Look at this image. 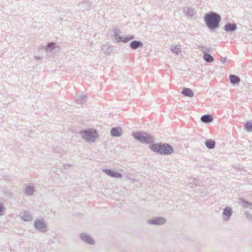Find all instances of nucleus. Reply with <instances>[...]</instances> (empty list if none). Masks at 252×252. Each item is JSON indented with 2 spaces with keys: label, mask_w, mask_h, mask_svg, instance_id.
I'll return each mask as SVG.
<instances>
[{
  "label": "nucleus",
  "mask_w": 252,
  "mask_h": 252,
  "mask_svg": "<svg viewBox=\"0 0 252 252\" xmlns=\"http://www.w3.org/2000/svg\"><path fill=\"white\" fill-rule=\"evenodd\" d=\"M3 211V205L0 203V215L2 214V212Z\"/></svg>",
  "instance_id": "nucleus-21"
},
{
  "label": "nucleus",
  "mask_w": 252,
  "mask_h": 252,
  "mask_svg": "<svg viewBox=\"0 0 252 252\" xmlns=\"http://www.w3.org/2000/svg\"><path fill=\"white\" fill-rule=\"evenodd\" d=\"M203 58L204 59L208 62H212L213 61V58L209 54H205Z\"/></svg>",
  "instance_id": "nucleus-17"
},
{
  "label": "nucleus",
  "mask_w": 252,
  "mask_h": 252,
  "mask_svg": "<svg viewBox=\"0 0 252 252\" xmlns=\"http://www.w3.org/2000/svg\"><path fill=\"white\" fill-rule=\"evenodd\" d=\"M236 29V25L233 24H229L225 26V30L226 31H232Z\"/></svg>",
  "instance_id": "nucleus-13"
},
{
  "label": "nucleus",
  "mask_w": 252,
  "mask_h": 252,
  "mask_svg": "<svg viewBox=\"0 0 252 252\" xmlns=\"http://www.w3.org/2000/svg\"><path fill=\"white\" fill-rule=\"evenodd\" d=\"M134 137L140 141L144 143H148L152 140L151 137L146 133L135 132L133 134Z\"/></svg>",
  "instance_id": "nucleus-4"
},
{
  "label": "nucleus",
  "mask_w": 252,
  "mask_h": 252,
  "mask_svg": "<svg viewBox=\"0 0 252 252\" xmlns=\"http://www.w3.org/2000/svg\"><path fill=\"white\" fill-rule=\"evenodd\" d=\"M30 217L29 216H28L27 218H24V217H23V218L24 219V220H30Z\"/></svg>",
  "instance_id": "nucleus-22"
},
{
  "label": "nucleus",
  "mask_w": 252,
  "mask_h": 252,
  "mask_svg": "<svg viewBox=\"0 0 252 252\" xmlns=\"http://www.w3.org/2000/svg\"><path fill=\"white\" fill-rule=\"evenodd\" d=\"M54 45V43H51L48 44V47H51Z\"/></svg>",
  "instance_id": "nucleus-23"
},
{
  "label": "nucleus",
  "mask_w": 252,
  "mask_h": 252,
  "mask_svg": "<svg viewBox=\"0 0 252 252\" xmlns=\"http://www.w3.org/2000/svg\"><path fill=\"white\" fill-rule=\"evenodd\" d=\"M150 148L154 152L164 155L171 154L173 151L172 148L166 144H155L150 145Z\"/></svg>",
  "instance_id": "nucleus-2"
},
{
  "label": "nucleus",
  "mask_w": 252,
  "mask_h": 252,
  "mask_svg": "<svg viewBox=\"0 0 252 252\" xmlns=\"http://www.w3.org/2000/svg\"><path fill=\"white\" fill-rule=\"evenodd\" d=\"M165 220L163 218H158L149 220V222L153 224L160 225L165 223Z\"/></svg>",
  "instance_id": "nucleus-5"
},
{
  "label": "nucleus",
  "mask_w": 252,
  "mask_h": 252,
  "mask_svg": "<svg viewBox=\"0 0 252 252\" xmlns=\"http://www.w3.org/2000/svg\"><path fill=\"white\" fill-rule=\"evenodd\" d=\"M201 120L204 123H209L213 121V118L211 116L206 115L203 116L201 117Z\"/></svg>",
  "instance_id": "nucleus-12"
},
{
  "label": "nucleus",
  "mask_w": 252,
  "mask_h": 252,
  "mask_svg": "<svg viewBox=\"0 0 252 252\" xmlns=\"http://www.w3.org/2000/svg\"><path fill=\"white\" fill-rule=\"evenodd\" d=\"M104 172L108 176L115 178H120L122 177V175L118 172H114L110 170H104Z\"/></svg>",
  "instance_id": "nucleus-7"
},
{
  "label": "nucleus",
  "mask_w": 252,
  "mask_h": 252,
  "mask_svg": "<svg viewBox=\"0 0 252 252\" xmlns=\"http://www.w3.org/2000/svg\"><path fill=\"white\" fill-rule=\"evenodd\" d=\"M142 45V43L140 42L134 41L130 43V46L132 49H136L138 47H140Z\"/></svg>",
  "instance_id": "nucleus-15"
},
{
  "label": "nucleus",
  "mask_w": 252,
  "mask_h": 252,
  "mask_svg": "<svg viewBox=\"0 0 252 252\" xmlns=\"http://www.w3.org/2000/svg\"><path fill=\"white\" fill-rule=\"evenodd\" d=\"M172 51L173 52H175L176 53H178V52H179L180 51V49L179 47H178L177 46H174V47H173L172 48Z\"/></svg>",
  "instance_id": "nucleus-20"
},
{
  "label": "nucleus",
  "mask_w": 252,
  "mask_h": 252,
  "mask_svg": "<svg viewBox=\"0 0 252 252\" xmlns=\"http://www.w3.org/2000/svg\"><path fill=\"white\" fill-rule=\"evenodd\" d=\"M34 191L33 187H28L26 188L25 189V191L27 194H31L33 193Z\"/></svg>",
  "instance_id": "nucleus-18"
},
{
  "label": "nucleus",
  "mask_w": 252,
  "mask_h": 252,
  "mask_svg": "<svg viewBox=\"0 0 252 252\" xmlns=\"http://www.w3.org/2000/svg\"><path fill=\"white\" fill-rule=\"evenodd\" d=\"M245 127L247 131H252V123L251 122H247L245 125Z\"/></svg>",
  "instance_id": "nucleus-19"
},
{
  "label": "nucleus",
  "mask_w": 252,
  "mask_h": 252,
  "mask_svg": "<svg viewBox=\"0 0 252 252\" xmlns=\"http://www.w3.org/2000/svg\"><path fill=\"white\" fill-rule=\"evenodd\" d=\"M230 80L232 83H238L240 81V79L238 77L235 75H230Z\"/></svg>",
  "instance_id": "nucleus-16"
},
{
  "label": "nucleus",
  "mask_w": 252,
  "mask_h": 252,
  "mask_svg": "<svg viewBox=\"0 0 252 252\" xmlns=\"http://www.w3.org/2000/svg\"><path fill=\"white\" fill-rule=\"evenodd\" d=\"M35 227L40 230L44 231L45 229V224L41 220H37L34 223Z\"/></svg>",
  "instance_id": "nucleus-6"
},
{
  "label": "nucleus",
  "mask_w": 252,
  "mask_h": 252,
  "mask_svg": "<svg viewBox=\"0 0 252 252\" xmlns=\"http://www.w3.org/2000/svg\"><path fill=\"white\" fill-rule=\"evenodd\" d=\"M182 94L187 96L192 97L193 96V93L192 91L188 88H185L182 91Z\"/></svg>",
  "instance_id": "nucleus-10"
},
{
  "label": "nucleus",
  "mask_w": 252,
  "mask_h": 252,
  "mask_svg": "<svg viewBox=\"0 0 252 252\" xmlns=\"http://www.w3.org/2000/svg\"><path fill=\"white\" fill-rule=\"evenodd\" d=\"M220 19V16L214 12L207 14L204 18L207 26L211 29H215L219 27Z\"/></svg>",
  "instance_id": "nucleus-1"
},
{
  "label": "nucleus",
  "mask_w": 252,
  "mask_h": 252,
  "mask_svg": "<svg viewBox=\"0 0 252 252\" xmlns=\"http://www.w3.org/2000/svg\"><path fill=\"white\" fill-rule=\"evenodd\" d=\"M81 134L83 138L90 141H94L98 137L97 131L93 129L82 131Z\"/></svg>",
  "instance_id": "nucleus-3"
},
{
  "label": "nucleus",
  "mask_w": 252,
  "mask_h": 252,
  "mask_svg": "<svg viewBox=\"0 0 252 252\" xmlns=\"http://www.w3.org/2000/svg\"><path fill=\"white\" fill-rule=\"evenodd\" d=\"M206 146L209 149L214 148L215 146V142L214 141L210 140H208L205 143Z\"/></svg>",
  "instance_id": "nucleus-14"
},
{
  "label": "nucleus",
  "mask_w": 252,
  "mask_h": 252,
  "mask_svg": "<svg viewBox=\"0 0 252 252\" xmlns=\"http://www.w3.org/2000/svg\"><path fill=\"white\" fill-rule=\"evenodd\" d=\"M232 213V209L229 207H226L224 210L223 214L224 216L227 217V219H229Z\"/></svg>",
  "instance_id": "nucleus-11"
},
{
  "label": "nucleus",
  "mask_w": 252,
  "mask_h": 252,
  "mask_svg": "<svg viewBox=\"0 0 252 252\" xmlns=\"http://www.w3.org/2000/svg\"><path fill=\"white\" fill-rule=\"evenodd\" d=\"M122 130L121 127L113 128L111 130V134L114 136H120L122 134Z\"/></svg>",
  "instance_id": "nucleus-8"
},
{
  "label": "nucleus",
  "mask_w": 252,
  "mask_h": 252,
  "mask_svg": "<svg viewBox=\"0 0 252 252\" xmlns=\"http://www.w3.org/2000/svg\"><path fill=\"white\" fill-rule=\"evenodd\" d=\"M81 237L84 241L89 244L94 243V240H93V239L86 234H82L81 235Z\"/></svg>",
  "instance_id": "nucleus-9"
}]
</instances>
